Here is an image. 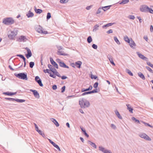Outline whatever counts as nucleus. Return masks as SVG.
<instances>
[{
	"instance_id": "obj_35",
	"label": "nucleus",
	"mask_w": 153,
	"mask_h": 153,
	"mask_svg": "<svg viewBox=\"0 0 153 153\" xmlns=\"http://www.w3.org/2000/svg\"><path fill=\"white\" fill-rule=\"evenodd\" d=\"M131 119L132 120L134 121L135 122L137 123L140 124V123L139 120H138L137 119L134 117H132Z\"/></svg>"
},
{
	"instance_id": "obj_40",
	"label": "nucleus",
	"mask_w": 153,
	"mask_h": 153,
	"mask_svg": "<svg viewBox=\"0 0 153 153\" xmlns=\"http://www.w3.org/2000/svg\"><path fill=\"white\" fill-rule=\"evenodd\" d=\"M91 94V92L90 91H88L87 92H84L81 95V96H84L86 95H87L88 94Z\"/></svg>"
},
{
	"instance_id": "obj_8",
	"label": "nucleus",
	"mask_w": 153,
	"mask_h": 153,
	"mask_svg": "<svg viewBox=\"0 0 153 153\" xmlns=\"http://www.w3.org/2000/svg\"><path fill=\"white\" fill-rule=\"evenodd\" d=\"M139 136L146 140L151 141V139L147 134L144 133H141L139 134Z\"/></svg>"
},
{
	"instance_id": "obj_46",
	"label": "nucleus",
	"mask_w": 153,
	"mask_h": 153,
	"mask_svg": "<svg viewBox=\"0 0 153 153\" xmlns=\"http://www.w3.org/2000/svg\"><path fill=\"white\" fill-rule=\"evenodd\" d=\"M16 56H19V57H25L23 55H22V54H16L14 56H11V57H14Z\"/></svg>"
},
{
	"instance_id": "obj_2",
	"label": "nucleus",
	"mask_w": 153,
	"mask_h": 153,
	"mask_svg": "<svg viewBox=\"0 0 153 153\" xmlns=\"http://www.w3.org/2000/svg\"><path fill=\"white\" fill-rule=\"evenodd\" d=\"M2 22L7 25H11L14 23V20L12 18H6L3 19Z\"/></svg>"
},
{
	"instance_id": "obj_33",
	"label": "nucleus",
	"mask_w": 153,
	"mask_h": 153,
	"mask_svg": "<svg viewBox=\"0 0 153 153\" xmlns=\"http://www.w3.org/2000/svg\"><path fill=\"white\" fill-rule=\"evenodd\" d=\"M126 73L128 74L130 76H133V74L131 72V71L128 69L126 68Z\"/></svg>"
},
{
	"instance_id": "obj_24",
	"label": "nucleus",
	"mask_w": 153,
	"mask_h": 153,
	"mask_svg": "<svg viewBox=\"0 0 153 153\" xmlns=\"http://www.w3.org/2000/svg\"><path fill=\"white\" fill-rule=\"evenodd\" d=\"M88 143L95 149L97 148V146L94 143L90 140L88 141Z\"/></svg>"
},
{
	"instance_id": "obj_27",
	"label": "nucleus",
	"mask_w": 153,
	"mask_h": 153,
	"mask_svg": "<svg viewBox=\"0 0 153 153\" xmlns=\"http://www.w3.org/2000/svg\"><path fill=\"white\" fill-rule=\"evenodd\" d=\"M138 76L143 80H145V77L143 73L141 72H139L138 73Z\"/></svg>"
},
{
	"instance_id": "obj_28",
	"label": "nucleus",
	"mask_w": 153,
	"mask_h": 153,
	"mask_svg": "<svg viewBox=\"0 0 153 153\" xmlns=\"http://www.w3.org/2000/svg\"><path fill=\"white\" fill-rule=\"evenodd\" d=\"M36 30L37 32L39 33H41L42 32V27L39 26L38 27H36Z\"/></svg>"
},
{
	"instance_id": "obj_26",
	"label": "nucleus",
	"mask_w": 153,
	"mask_h": 153,
	"mask_svg": "<svg viewBox=\"0 0 153 153\" xmlns=\"http://www.w3.org/2000/svg\"><path fill=\"white\" fill-rule=\"evenodd\" d=\"M16 92L14 93H12V92H4L3 93V94H5L6 95H8V96H12L15 95L16 94Z\"/></svg>"
},
{
	"instance_id": "obj_16",
	"label": "nucleus",
	"mask_w": 153,
	"mask_h": 153,
	"mask_svg": "<svg viewBox=\"0 0 153 153\" xmlns=\"http://www.w3.org/2000/svg\"><path fill=\"white\" fill-rule=\"evenodd\" d=\"M75 62V67L78 68H81V66L82 63L81 61H78L76 62Z\"/></svg>"
},
{
	"instance_id": "obj_51",
	"label": "nucleus",
	"mask_w": 153,
	"mask_h": 153,
	"mask_svg": "<svg viewBox=\"0 0 153 153\" xmlns=\"http://www.w3.org/2000/svg\"><path fill=\"white\" fill-rule=\"evenodd\" d=\"M91 94L97 93L98 92L97 89V88H96L95 89H94L93 90L91 91Z\"/></svg>"
},
{
	"instance_id": "obj_29",
	"label": "nucleus",
	"mask_w": 153,
	"mask_h": 153,
	"mask_svg": "<svg viewBox=\"0 0 153 153\" xmlns=\"http://www.w3.org/2000/svg\"><path fill=\"white\" fill-rule=\"evenodd\" d=\"M115 112L117 116V117L120 119H122V117L120 116L119 112L117 110H116L115 111Z\"/></svg>"
},
{
	"instance_id": "obj_42",
	"label": "nucleus",
	"mask_w": 153,
	"mask_h": 153,
	"mask_svg": "<svg viewBox=\"0 0 153 153\" xmlns=\"http://www.w3.org/2000/svg\"><path fill=\"white\" fill-rule=\"evenodd\" d=\"M142 123H143L144 125L146 126H148L151 128H152L153 127L151 126V125H150L148 123H145V122L142 121Z\"/></svg>"
},
{
	"instance_id": "obj_38",
	"label": "nucleus",
	"mask_w": 153,
	"mask_h": 153,
	"mask_svg": "<svg viewBox=\"0 0 153 153\" xmlns=\"http://www.w3.org/2000/svg\"><path fill=\"white\" fill-rule=\"evenodd\" d=\"M114 39L115 42L118 45L120 44V43L118 40L116 36H114Z\"/></svg>"
},
{
	"instance_id": "obj_58",
	"label": "nucleus",
	"mask_w": 153,
	"mask_h": 153,
	"mask_svg": "<svg viewBox=\"0 0 153 153\" xmlns=\"http://www.w3.org/2000/svg\"><path fill=\"white\" fill-rule=\"evenodd\" d=\"M57 88V85H52V89L53 90H56Z\"/></svg>"
},
{
	"instance_id": "obj_56",
	"label": "nucleus",
	"mask_w": 153,
	"mask_h": 153,
	"mask_svg": "<svg viewBox=\"0 0 153 153\" xmlns=\"http://www.w3.org/2000/svg\"><path fill=\"white\" fill-rule=\"evenodd\" d=\"M16 101L19 102H24L25 101V100H23L17 99L16 100Z\"/></svg>"
},
{
	"instance_id": "obj_36",
	"label": "nucleus",
	"mask_w": 153,
	"mask_h": 153,
	"mask_svg": "<svg viewBox=\"0 0 153 153\" xmlns=\"http://www.w3.org/2000/svg\"><path fill=\"white\" fill-rule=\"evenodd\" d=\"M111 63L113 66H115V64L114 62L113 58H108Z\"/></svg>"
},
{
	"instance_id": "obj_12",
	"label": "nucleus",
	"mask_w": 153,
	"mask_h": 153,
	"mask_svg": "<svg viewBox=\"0 0 153 153\" xmlns=\"http://www.w3.org/2000/svg\"><path fill=\"white\" fill-rule=\"evenodd\" d=\"M51 64L57 69L58 68V64L53 59V58H50Z\"/></svg>"
},
{
	"instance_id": "obj_63",
	"label": "nucleus",
	"mask_w": 153,
	"mask_h": 153,
	"mask_svg": "<svg viewBox=\"0 0 153 153\" xmlns=\"http://www.w3.org/2000/svg\"><path fill=\"white\" fill-rule=\"evenodd\" d=\"M113 33V30L112 29H110L107 32V33L109 34L112 33Z\"/></svg>"
},
{
	"instance_id": "obj_6",
	"label": "nucleus",
	"mask_w": 153,
	"mask_h": 153,
	"mask_svg": "<svg viewBox=\"0 0 153 153\" xmlns=\"http://www.w3.org/2000/svg\"><path fill=\"white\" fill-rule=\"evenodd\" d=\"M16 76L19 79H25V80H27V78L26 74L24 73H21L17 74Z\"/></svg>"
},
{
	"instance_id": "obj_37",
	"label": "nucleus",
	"mask_w": 153,
	"mask_h": 153,
	"mask_svg": "<svg viewBox=\"0 0 153 153\" xmlns=\"http://www.w3.org/2000/svg\"><path fill=\"white\" fill-rule=\"evenodd\" d=\"M114 23H108V24H106V25L103 26L102 27L103 28H104L105 27H108L109 26H111V25H114Z\"/></svg>"
},
{
	"instance_id": "obj_45",
	"label": "nucleus",
	"mask_w": 153,
	"mask_h": 153,
	"mask_svg": "<svg viewBox=\"0 0 153 153\" xmlns=\"http://www.w3.org/2000/svg\"><path fill=\"white\" fill-rule=\"evenodd\" d=\"M146 69L148 70L150 72L152 73H153V71L151 69V68H150L149 67V66H146Z\"/></svg>"
},
{
	"instance_id": "obj_52",
	"label": "nucleus",
	"mask_w": 153,
	"mask_h": 153,
	"mask_svg": "<svg viewBox=\"0 0 153 153\" xmlns=\"http://www.w3.org/2000/svg\"><path fill=\"white\" fill-rule=\"evenodd\" d=\"M65 86H63L61 88V92L62 93L64 92L65 91Z\"/></svg>"
},
{
	"instance_id": "obj_50",
	"label": "nucleus",
	"mask_w": 153,
	"mask_h": 153,
	"mask_svg": "<svg viewBox=\"0 0 153 153\" xmlns=\"http://www.w3.org/2000/svg\"><path fill=\"white\" fill-rule=\"evenodd\" d=\"M91 78L92 79H97L98 77L96 75H91Z\"/></svg>"
},
{
	"instance_id": "obj_44",
	"label": "nucleus",
	"mask_w": 153,
	"mask_h": 153,
	"mask_svg": "<svg viewBox=\"0 0 153 153\" xmlns=\"http://www.w3.org/2000/svg\"><path fill=\"white\" fill-rule=\"evenodd\" d=\"M128 18L130 19L134 20L135 19V16L132 15H129L128 16Z\"/></svg>"
},
{
	"instance_id": "obj_13",
	"label": "nucleus",
	"mask_w": 153,
	"mask_h": 153,
	"mask_svg": "<svg viewBox=\"0 0 153 153\" xmlns=\"http://www.w3.org/2000/svg\"><path fill=\"white\" fill-rule=\"evenodd\" d=\"M35 80L38 82L40 86L42 87L43 86L42 82L41 80L38 76H37L35 78Z\"/></svg>"
},
{
	"instance_id": "obj_32",
	"label": "nucleus",
	"mask_w": 153,
	"mask_h": 153,
	"mask_svg": "<svg viewBox=\"0 0 153 153\" xmlns=\"http://www.w3.org/2000/svg\"><path fill=\"white\" fill-rule=\"evenodd\" d=\"M129 2V0H122L121 1H119V3L120 4H124Z\"/></svg>"
},
{
	"instance_id": "obj_47",
	"label": "nucleus",
	"mask_w": 153,
	"mask_h": 153,
	"mask_svg": "<svg viewBox=\"0 0 153 153\" xmlns=\"http://www.w3.org/2000/svg\"><path fill=\"white\" fill-rule=\"evenodd\" d=\"M68 1V0H60V2L61 3L64 4L67 3Z\"/></svg>"
},
{
	"instance_id": "obj_15",
	"label": "nucleus",
	"mask_w": 153,
	"mask_h": 153,
	"mask_svg": "<svg viewBox=\"0 0 153 153\" xmlns=\"http://www.w3.org/2000/svg\"><path fill=\"white\" fill-rule=\"evenodd\" d=\"M48 68H49V69H48L49 71L50 72H52V73L56 70L55 68L51 64H48Z\"/></svg>"
},
{
	"instance_id": "obj_14",
	"label": "nucleus",
	"mask_w": 153,
	"mask_h": 153,
	"mask_svg": "<svg viewBox=\"0 0 153 153\" xmlns=\"http://www.w3.org/2000/svg\"><path fill=\"white\" fill-rule=\"evenodd\" d=\"M34 125L35 126V129L36 131H37L39 133V134H41L43 137L44 134L43 133L42 131L39 129L37 126L36 124L34 123Z\"/></svg>"
},
{
	"instance_id": "obj_59",
	"label": "nucleus",
	"mask_w": 153,
	"mask_h": 153,
	"mask_svg": "<svg viewBox=\"0 0 153 153\" xmlns=\"http://www.w3.org/2000/svg\"><path fill=\"white\" fill-rule=\"evenodd\" d=\"M70 65L73 68H75V62L71 63L70 64Z\"/></svg>"
},
{
	"instance_id": "obj_62",
	"label": "nucleus",
	"mask_w": 153,
	"mask_h": 153,
	"mask_svg": "<svg viewBox=\"0 0 153 153\" xmlns=\"http://www.w3.org/2000/svg\"><path fill=\"white\" fill-rule=\"evenodd\" d=\"M137 17L139 20L140 23H141L142 22V20L141 19V17L140 16H137Z\"/></svg>"
},
{
	"instance_id": "obj_61",
	"label": "nucleus",
	"mask_w": 153,
	"mask_h": 153,
	"mask_svg": "<svg viewBox=\"0 0 153 153\" xmlns=\"http://www.w3.org/2000/svg\"><path fill=\"white\" fill-rule=\"evenodd\" d=\"M129 38L128 37V36H125L124 37V40L126 41V42L127 40H128V39H129Z\"/></svg>"
},
{
	"instance_id": "obj_3",
	"label": "nucleus",
	"mask_w": 153,
	"mask_h": 153,
	"mask_svg": "<svg viewBox=\"0 0 153 153\" xmlns=\"http://www.w3.org/2000/svg\"><path fill=\"white\" fill-rule=\"evenodd\" d=\"M58 51L57 52V54L59 55L67 56L68 54L65 53L63 51V48L60 46L56 45Z\"/></svg>"
},
{
	"instance_id": "obj_60",
	"label": "nucleus",
	"mask_w": 153,
	"mask_h": 153,
	"mask_svg": "<svg viewBox=\"0 0 153 153\" xmlns=\"http://www.w3.org/2000/svg\"><path fill=\"white\" fill-rule=\"evenodd\" d=\"M148 12H149L151 13H153V9H152V8H149Z\"/></svg>"
},
{
	"instance_id": "obj_20",
	"label": "nucleus",
	"mask_w": 153,
	"mask_h": 153,
	"mask_svg": "<svg viewBox=\"0 0 153 153\" xmlns=\"http://www.w3.org/2000/svg\"><path fill=\"white\" fill-rule=\"evenodd\" d=\"M27 39H26V37L25 36H20L19 38V40L20 42H26V40Z\"/></svg>"
},
{
	"instance_id": "obj_18",
	"label": "nucleus",
	"mask_w": 153,
	"mask_h": 153,
	"mask_svg": "<svg viewBox=\"0 0 153 153\" xmlns=\"http://www.w3.org/2000/svg\"><path fill=\"white\" fill-rule=\"evenodd\" d=\"M92 86L90 85L88 88H82L81 91L82 92H84L87 91H90L92 89Z\"/></svg>"
},
{
	"instance_id": "obj_41",
	"label": "nucleus",
	"mask_w": 153,
	"mask_h": 153,
	"mask_svg": "<svg viewBox=\"0 0 153 153\" xmlns=\"http://www.w3.org/2000/svg\"><path fill=\"white\" fill-rule=\"evenodd\" d=\"M99 150L104 153V151H105V148L102 147V146H99Z\"/></svg>"
},
{
	"instance_id": "obj_31",
	"label": "nucleus",
	"mask_w": 153,
	"mask_h": 153,
	"mask_svg": "<svg viewBox=\"0 0 153 153\" xmlns=\"http://www.w3.org/2000/svg\"><path fill=\"white\" fill-rule=\"evenodd\" d=\"M126 106H127V109L129 110V111L131 113H133V108H131V107H129L130 105L128 104H127L126 105Z\"/></svg>"
},
{
	"instance_id": "obj_17",
	"label": "nucleus",
	"mask_w": 153,
	"mask_h": 153,
	"mask_svg": "<svg viewBox=\"0 0 153 153\" xmlns=\"http://www.w3.org/2000/svg\"><path fill=\"white\" fill-rule=\"evenodd\" d=\"M30 91L33 92L34 96L36 97L37 98H39V94L36 91L31 89L30 90Z\"/></svg>"
},
{
	"instance_id": "obj_4",
	"label": "nucleus",
	"mask_w": 153,
	"mask_h": 153,
	"mask_svg": "<svg viewBox=\"0 0 153 153\" xmlns=\"http://www.w3.org/2000/svg\"><path fill=\"white\" fill-rule=\"evenodd\" d=\"M17 30L16 29H14L13 30L11 31L10 33L8 34L9 38L11 39H13L17 35Z\"/></svg>"
},
{
	"instance_id": "obj_5",
	"label": "nucleus",
	"mask_w": 153,
	"mask_h": 153,
	"mask_svg": "<svg viewBox=\"0 0 153 153\" xmlns=\"http://www.w3.org/2000/svg\"><path fill=\"white\" fill-rule=\"evenodd\" d=\"M48 74H49V76L50 77H52L53 78H55L56 76L59 77H60L61 76L59 74L56 70L53 73H52L51 72H50L48 70Z\"/></svg>"
},
{
	"instance_id": "obj_55",
	"label": "nucleus",
	"mask_w": 153,
	"mask_h": 153,
	"mask_svg": "<svg viewBox=\"0 0 153 153\" xmlns=\"http://www.w3.org/2000/svg\"><path fill=\"white\" fill-rule=\"evenodd\" d=\"M111 126L112 128L114 129H115L117 128L116 126L113 124H111Z\"/></svg>"
},
{
	"instance_id": "obj_7",
	"label": "nucleus",
	"mask_w": 153,
	"mask_h": 153,
	"mask_svg": "<svg viewBox=\"0 0 153 153\" xmlns=\"http://www.w3.org/2000/svg\"><path fill=\"white\" fill-rule=\"evenodd\" d=\"M56 61L58 63L59 65L61 67L67 68H69V67L64 62H62L59 59H57Z\"/></svg>"
},
{
	"instance_id": "obj_57",
	"label": "nucleus",
	"mask_w": 153,
	"mask_h": 153,
	"mask_svg": "<svg viewBox=\"0 0 153 153\" xmlns=\"http://www.w3.org/2000/svg\"><path fill=\"white\" fill-rule=\"evenodd\" d=\"M104 153H112L111 151L108 149H105L104 152Z\"/></svg>"
},
{
	"instance_id": "obj_19",
	"label": "nucleus",
	"mask_w": 153,
	"mask_h": 153,
	"mask_svg": "<svg viewBox=\"0 0 153 153\" xmlns=\"http://www.w3.org/2000/svg\"><path fill=\"white\" fill-rule=\"evenodd\" d=\"M51 120L52 122L56 126L58 127L59 126V125L58 122L55 119L53 118H51L50 119Z\"/></svg>"
},
{
	"instance_id": "obj_21",
	"label": "nucleus",
	"mask_w": 153,
	"mask_h": 153,
	"mask_svg": "<svg viewBox=\"0 0 153 153\" xmlns=\"http://www.w3.org/2000/svg\"><path fill=\"white\" fill-rule=\"evenodd\" d=\"M80 128L81 129V130L82 131V132H83L85 136L87 137H89V135L86 132L85 129L82 126H80Z\"/></svg>"
},
{
	"instance_id": "obj_11",
	"label": "nucleus",
	"mask_w": 153,
	"mask_h": 153,
	"mask_svg": "<svg viewBox=\"0 0 153 153\" xmlns=\"http://www.w3.org/2000/svg\"><path fill=\"white\" fill-rule=\"evenodd\" d=\"M25 49L27 50V53L25 54V56L26 57H30L32 55L30 50L27 47L25 48Z\"/></svg>"
},
{
	"instance_id": "obj_43",
	"label": "nucleus",
	"mask_w": 153,
	"mask_h": 153,
	"mask_svg": "<svg viewBox=\"0 0 153 153\" xmlns=\"http://www.w3.org/2000/svg\"><path fill=\"white\" fill-rule=\"evenodd\" d=\"M137 53L139 57H146L138 52H137Z\"/></svg>"
},
{
	"instance_id": "obj_49",
	"label": "nucleus",
	"mask_w": 153,
	"mask_h": 153,
	"mask_svg": "<svg viewBox=\"0 0 153 153\" xmlns=\"http://www.w3.org/2000/svg\"><path fill=\"white\" fill-rule=\"evenodd\" d=\"M98 85V83L97 82H95L93 85V87L95 88H97Z\"/></svg>"
},
{
	"instance_id": "obj_64",
	"label": "nucleus",
	"mask_w": 153,
	"mask_h": 153,
	"mask_svg": "<svg viewBox=\"0 0 153 153\" xmlns=\"http://www.w3.org/2000/svg\"><path fill=\"white\" fill-rule=\"evenodd\" d=\"M62 79H65L67 78V76H63L61 77Z\"/></svg>"
},
{
	"instance_id": "obj_48",
	"label": "nucleus",
	"mask_w": 153,
	"mask_h": 153,
	"mask_svg": "<svg viewBox=\"0 0 153 153\" xmlns=\"http://www.w3.org/2000/svg\"><path fill=\"white\" fill-rule=\"evenodd\" d=\"M101 7H100L98 9V10H97L96 12L97 14H99L101 12V10L102 9Z\"/></svg>"
},
{
	"instance_id": "obj_23",
	"label": "nucleus",
	"mask_w": 153,
	"mask_h": 153,
	"mask_svg": "<svg viewBox=\"0 0 153 153\" xmlns=\"http://www.w3.org/2000/svg\"><path fill=\"white\" fill-rule=\"evenodd\" d=\"M26 16L28 18L32 17L33 16L34 14L30 10H29L28 13L26 14Z\"/></svg>"
},
{
	"instance_id": "obj_22",
	"label": "nucleus",
	"mask_w": 153,
	"mask_h": 153,
	"mask_svg": "<svg viewBox=\"0 0 153 153\" xmlns=\"http://www.w3.org/2000/svg\"><path fill=\"white\" fill-rule=\"evenodd\" d=\"M131 42L129 44V45H130L131 48H134L133 46L135 47L136 46V45L135 43L134 42V41L132 40V39L131 38Z\"/></svg>"
},
{
	"instance_id": "obj_30",
	"label": "nucleus",
	"mask_w": 153,
	"mask_h": 153,
	"mask_svg": "<svg viewBox=\"0 0 153 153\" xmlns=\"http://www.w3.org/2000/svg\"><path fill=\"white\" fill-rule=\"evenodd\" d=\"M111 6V5H109L108 6L103 7H102V9L103 10L105 11L107 10H108L109 9L110 7Z\"/></svg>"
},
{
	"instance_id": "obj_9",
	"label": "nucleus",
	"mask_w": 153,
	"mask_h": 153,
	"mask_svg": "<svg viewBox=\"0 0 153 153\" xmlns=\"http://www.w3.org/2000/svg\"><path fill=\"white\" fill-rule=\"evenodd\" d=\"M149 7L147 5H144L142 6L140 9V10L142 12H148Z\"/></svg>"
},
{
	"instance_id": "obj_54",
	"label": "nucleus",
	"mask_w": 153,
	"mask_h": 153,
	"mask_svg": "<svg viewBox=\"0 0 153 153\" xmlns=\"http://www.w3.org/2000/svg\"><path fill=\"white\" fill-rule=\"evenodd\" d=\"M92 47L95 49H96L97 48V46L95 44H93L92 45Z\"/></svg>"
},
{
	"instance_id": "obj_34",
	"label": "nucleus",
	"mask_w": 153,
	"mask_h": 153,
	"mask_svg": "<svg viewBox=\"0 0 153 153\" xmlns=\"http://www.w3.org/2000/svg\"><path fill=\"white\" fill-rule=\"evenodd\" d=\"M87 41L88 43H90L92 41V39L91 36H89L87 39Z\"/></svg>"
},
{
	"instance_id": "obj_39",
	"label": "nucleus",
	"mask_w": 153,
	"mask_h": 153,
	"mask_svg": "<svg viewBox=\"0 0 153 153\" xmlns=\"http://www.w3.org/2000/svg\"><path fill=\"white\" fill-rule=\"evenodd\" d=\"M99 27V25H98L96 24V25H95L94 27L93 31H96V30H98Z\"/></svg>"
},
{
	"instance_id": "obj_1",
	"label": "nucleus",
	"mask_w": 153,
	"mask_h": 153,
	"mask_svg": "<svg viewBox=\"0 0 153 153\" xmlns=\"http://www.w3.org/2000/svg\"><path fill=\"white\" fill-rule=\"evenodd\" d=\"M79 104L81 108H85L88 107L90 105L89 102L85 99H83L79 101Z\"/></svg>"
},
{
	"instance_id": "obj_10",
	"label": "nucleus",
	"mask_w": 153,
	"mask_h": 153,
	"mask_svg": "<svg viewBox=\"0 0 153 153\" xmlns=\"http://www.w3.org/2000/svg\"><path fill=\"white\" fill-rule=\"evenodd\" d=\"M48 141L55 147L60 152L61 151L59 146L58 145L56 144L54 142L49 139H48Z\"/></svg>"
},
{
	"instance_id": "obj_25",
	"label": "nucleus",
	"mask_w": 153,
	"mask_h": 153,
	"mask_svg": "<svg viewBox=\"0 0 153 153\" xmlns=\"http://www.w3.org/2000/svg\"><path fill=\"white\" fill-rule=\"evenodd\" d=\"M34 10L36 13L39 14L41 13L42 12V10L39 9H37L35 6L34 7Z\"/></svg>"
},
{
	"instance_id": "obj_53",
	"label": "nucleus",
	"mask_w": 153,
	"mask_h": 153,
	"mask_svg": "<svg viewBox=\"0 0 153 153\" xmlns=\"http://www.w3.org/2000/svg\"><path fill=\"white\" fill-rule=\"evenodd\" d=\"M34 65V63L33 62H30V67L31 68H32Z\"/></svg>"
}]
</instances>
